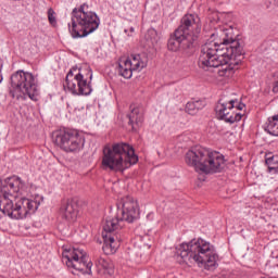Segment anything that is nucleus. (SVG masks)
I'll use <instances>...</instances> for the list:
<instances>
[{"label": "nucleus", "mask_w": 278, "mask_h": 278, "mask_svg": "<svg viewBox=\"0 0 278 278\" xmlns=\"http://www.w3.org/2000/svg\"><path fill=\"white\" fill-rule=\"evenodd\" d=\"M222 41L218 43L216 41H206L202 48L199 56L198 64L200 68L204 71L207 68H216L223 64L222 59L226 55L237 56L242 53V46L240 41L233 39V31L225 29L222 33Z\"/></svg>", "instance_id": "7ed1b4c3"}, {"label": "nucleus", "mask_w": 278, "mask_h": 278, "mask_svg": "<svg viewBox=\"0 0 278 278\" xmlns=\"http://www.w3.org/2000/svg\"><path fill=\"white\" fill-rule=\"evenodd\" d=\"M129 125L134 128L135 125H140L143 121L142 109L136 105H130V113L128 114Z\"/></svg>", "instance_id": "a211bd4d"}, {"label": "nucleus", "mask_w": 278, "mask_h": 278, "mask_svg": "<svg viewBox=\"0 0 278 278\" xmlns=\"http://www.w3.org/2000/svg\"><path fill=\"white\" fill-rule=\"evenodd\" d=\"M148 34H149L150 36H155V30H154V29L149 30Z\"/></svg>", "instance_id": "a878e982"}, {"label": "nucleus", "mask_w": 278, "mask_h": 278, "mask_svg": "<svg viewBox=\"0 0 278 278\" xmlns=\"http://www.w3.org/2000/svg\"><path fill=\"white\" fill-rule=\"evenodd\" d=\"M247 105L238 100L230 99L227 97L222 98L216 108V116L220 118V121H225V123H238L242 121V116H244V111Z\"/></svg>", "instance_id": "9d476101"}, {"label": "nucleus", "mask_w": 278, "mask_h": 278, "mask_svg": "<svg viewBox=\"0 0 278 278\" xmlns=\"http://www.w3.org/2000/svg\"><path fill=\"white\" fill-rule=\"evenodd\" d=\"M182 47H186L187 49H190L192 46H188V37L180 33V35H177V29L175 30L174 35L169 38L167 42V49L169 51H177L178 49Z\"/></svg>", "instance_id": "f3484780"}, {"label": "nucleus", "mask_w": 278, "mask_h": 278, "mask_svg": "<svg viewBox=\"0 0 278 278\" xmlns=\"http://www.w3.org/2000/svg\"><path fill=\"white\" fill-rule=\"evenodd\" d=\"M129 31V34H134L135 28L134 27H129V29H125V34H127Z\"/></svg>", "instance_id": "393cba45"}, {"label": "nucleus", "mask_w": 278, "mask_h": 278, "mask_svg": "<svg viewBox=\"0 0 278 278\" xmlns=\"http://www.w3.org/2000/svg\"><path fill=\"white\" fill-rule=\"evenodd\" d=\"M53 142L65 153H79L86 144V138L78 130H56L53 134Z\"/></svg>", "instance_id": "9b49d317"}, {"label": "nucleus", "mask_w": 278, "mask_h": 278, "mask_svg": "<svg viewBox=\"0 0 278 278\" xmlns=\"http://www.w3.org/2000/svg\"><path fill=\"white\" fill-rule=\"evenodd\" d=\"M273 92H278V78H277V80L274 83Z\"/></svg>", "instance_id": "b1692460"}, {"label": "nucleus", "mask_w": 278, "mask_h": 278, "mask_svg": "<svg viewBox=\"0 0 278 278\" xmlns=\"http://www.w3.org/2000/svg\"><path fill=\"white\" fill-rule=\"evenodd\" d=\"M147 66V56L140 54H131L128 59L119 61L118 73L124 79H131L134 71L140 72Z\"/></svg>", "instance_id": "4468645a"}, {"label": "nucleus", "mask_w": 278, "mask_h": 278, "mask_svg": "<svg viewBox=\"0 0 278 278\" xmlns=\"http://www.w3.org/2000/svg\"><path fill=\"white\" fill-rule=\"evenodd\" d=\"M11 86L13 88L11 91L13 99H22V101L30 99V101H38L40 97L36 77L29 72L17 71L13 74L11 76Z\"/></svg>", "instance_id": "6e6552de"}, {"label": "nucleus", "mask_w": 278, "mask_h": 278, "mask_svg": "<svg viewBox=\"0 0 278 278\" xmlns=\"http://www.w3.org/2000/svg\"><path fill=\"white\" fill-rule=\"evenodd\" d=\"M48 21L50 25H52V27H55V25H58V17L55 11L52 8L48 9Z\"/></svg>", "instance_id": "4be33fe9"}, {"label": "nucleus", "mask_w": 278, "mask_h": 278, "mask_svg": "<svg viewBox=\"0 0 278 278\" xmlns=\"http://www.w3.org/2000/svg\"><path fill=\"white\" fill-rule=\"evenodd\" d=\"M25 192V182L18 177L7 178L0 185V212L14 220H23L28 214H34L40 203L36 200L22 198L17 202L16 199Z\"/></svg>", "instance_id": "f257e3e1"}, {"label": "nucleus", "mask_w": 278, "mask_h": 278, "mask_svg": "<svg viewBox=\"0 0 278 278\" xmlns=\"http://www.w3.org/2000/svg\"><path fill=\"white\" fill-rule=\"evenodd\" d=\"M101 20L97 13L90 11V7L86 3L72 11V22L68 24L70 34L74 38H86L99 29Z\"/></svg>", "instance_id": "0eeeda50"}, {"label": "nucleus", "mask_w": 278, "mask_h": 278, "mask_svg": "<svg viewBox=\"0 0 278 278\" xmlns=\"http://www.w3.org/2000/svg\"><path fill=\"white\" fill-rule=\"evenodd\" d=\"M203 108H205V103L201 100H197L186 104V112L194 116V114H198L199 110H203Z\"/></svg>", "instance_id": "aec40b11"}, {"label": "nucleus", "mask_w": 278, "mask_h": 278, "mask_svg": "<svg viewBox=\"0 0 278 278\" xmlns=\"http://www.w3.org/2000/svg\"><path fill=\"white\" fill-rule=\"evenodd\" d=\"M187 166L194 168L195 173L214 175L225 168V155L217 151L205 148H193L188 150L185 155Z\"/></svg>", "instance_id": "39448f33"}, {"label": "nucleus", "mask_w": 278, "mask_h": 278, "mask_svg": "<svg viewBox=\"0 0 278 278\" xmlns=\"http://www.w3.org/2000/svg\"><path fill=\"white\" fill-rule=\"evenodd\" d=\"M91 81L92 70L90 67L72 68L66 75L64 89L72 92V94L88 97L92 93Z\"/></svg>", "instance_id": "1a4fd4ad"}, {"label": "nucleus", "mask_w": 278, "mask_h": 278, "mask_svg": "<svg viewBox=\"0 0 278 278\" xmlns=\"http://www.w3.org/2000/svg\"><path fill=\"white\" fill-rule=\"evenodd\" d=\"M181 34L187 37L188 47H192L199 40V34H201V18L199 15L186 14L181 18V24L177 28V35Z\"/></svg>", "instance_id": "ddd939ff"}, {"label": "nucleus", "mask_w": 278, "mask_h": 278, "mask_svg": "<svg viewBox=\"0 0 278 278\" xmlns=\"http://www.w3.org/2000/svg\"><path fill=\"white\" fill-rule=\"evenodd\" d=\"M226 16H230L229 14H226Z\"/></svg>", "instance_id": "bb28decb"}, {"label": "nucleus", "mask_w": 278, "mask_h": 278, "mask_svg": "<svg viewBox=\"0 0 278 278\" xmlns=\"http://www.w3.org/2000/svg\"><path fill=\"white\" fill-rule=\"evenodd\" d=\"M62 218L68 223H75L77 220V214H79V202L73 198L63 202L60 208Z\"/></svg>", "instance_id": "dca6fc26"}, {"label": "nucleus", "mask_w": 278, "mask_h": 278, "mask_svg": "<svg viewBox=\"0 0 278 278\" xmlns=\"http://www.w3.org/2000/svg\"><path fill=\"white\" fill-rule=\"evenodd\" d=\"M138 164V155L131 146L125 142L105 146L103 149L102 166L105 170L123 173Z\"/></svg>", "instance_id": "423d86ee"}, {"label": "nucleus", "mask_w": 278, "mask_h": 278, "mask_svg": "<svg viewBox=\"0 0 278 278\" xmlns=\"http://www.w3.org/2000/svg\"><path fill=\"white\" fill-rule=\"evenodd\" d=\"M266 166L268 167V173L271 175H278V157L271 156L265 160Z\"/></svg>", "instance_id": "412c9836"}, {"label": "nucleus", "mask_w": 278, "mask_h": 278, "mask_svg": "<svg viewBox=\"0 0 278 278\" xmlns=\"http://www.w3.org/2000/svg\"><path fill=\"white\" fill-rule=\"evenodd\" d=\"M96 266L98 270H103L104 275H110V277L114 275V264L108 258L98 257Z\"/></svg>", "instance_id": "6ab92c4d"}, {"label": "nucleus", "mask_w": 278, "mask_h": 278, "mask_svg": "<svg viewBox=\"0 0 278 278\" xmlns=\"http://www.w3.org/2000/svg\"><path fill=\"white\" fill-rule=\"evenodd\" d=\"M244 55V50L241 47V54L238 56L236 52L231 55H226L222 59V63L217 66L219 77L224 79H232L236 75V71L238 70V64L242 62V58Z\"/></svg>", "instance_id": "2eb2a0df"}, {"label": "nucleus", "mask_w": 278, "mask_h": 278, "mask_svg": "<svg viewBox=\"0 0 278 278\" xmlns=\"http://www.w3.org/2000/svg\"><path fill=\"white\" fill-rule=\"evenodd\" d=\"M176 255L185 264H198L204 270H216L218 268V253L216 248L202 238L193 239L189 243H181L176 251Z\"/></svg>", "instance_id": "20e7f679"}, {"label": "nucleus", "mask_w": 278, "mask_h": 278, "mask_svg": "<svg viewBox=\"0 0 278 278\" xmlns=\"http://www.w3.org/2000/svg\"><path fill=\"white\" fill-rule=\"evenodd\" d=\"M1 71H3V61L0 60V84L1 81H3V74L1 73Z\"/></svg>", "instance_id": "5701e85b"}, {"label": "nucleus", "mask_w": 278, "mask_h": 278, "mask_svg": "<svg viewBox=\"0 0 278 278\" xmlns=\"http://www.w3.org/2000/svg\"><path fill=\"white\" fill-rule=\"evenodd\" d=\"M121 205L122 210L119 211V215L113 219L106 220L103 226L102 238L104 243L102 251L105 255H114L121 248V242H123L121 230L125 227L124 223H134V220H138L140 216L138 201L131 195L122 198Z\"/></svg>", "instance_id": "f03ea898"}, {"label": "nucleus", "mask_w": 278, "mask_h": 278, "mask_svg": "<svg viewBox=\"0 0 278 278\" xmlns=\"http://www.w3.org/2000/svg\"><path fill=\"white\" fill-rule=\"evenodd\" d=\"M63 263L66 264L67 268H73L83 275H90L92 273V263L88 257L86 251L79 248L65 249L62 253Z\"/></svg>", "instance_id": "f8f14e48"}]
</instances>
